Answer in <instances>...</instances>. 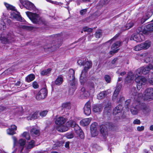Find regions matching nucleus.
Here are the masks:
<instances>
[{
	"label": "nucleus",
	"instance_id": "nucleus-1",
	"mask_svg": "<svg viewBox=\"0 0 153 153\" xmlns=\"http://www.w3.org/2000/svg\"><path fill=\"white\" fill-rule=\"evenodd\" d=\"M131 94L135 96L134 98L137 100V101L133 103L131 106L130 111L133 115H136L137 114L141 109L140 102V99L142 97V93L137 92L135 88L134 87L131 89Z\"/></svg>",
	"mask_w": 153,
	"mask_h": 153
},
{
	"label": "nucleus",
	"instance_id": "nucleus-2",
	"mask_svg": "<svg viewBox=\"0 0 153 153\" xmlns=\"http://www.w3.org/2000/svg\"><path fill=\"white\" fill-rule=\"evenodd\" d=\"M135 77V81L137 83V88L140 90L142 87L143 85H145L147 82V79L145 77L140 76V75H135L131 72H129L127 76L125 79V82L129 83L133 80L134 77Z\"/></svg>",
	"mask_w": 153,
	"mask_h": 153
},
{
	"label": "nucleus",
	"instance_id": "nucleus-3",
	"mask_svg": "<svg viewBox=\"0 0 153 153\" xmlns=\"http://www.w3.org/2000/svg\"><path fill=\"white\" fill-rule=\"evenodd\" d=\"M68 76H69L68 80L71 85V87L69 90V94L70 95H72L76 90L77 84L75 80L74 70L72 69H70Z\"/></svg>",
	"mask_w": 153,
	"mask_h": 153
},
{
	"label": "nucleus",
	"instance_id": "nucleus-4",
	"mask_svg": "<svg viewBox=\"0 0 153 153\" xmlns=\"http://www.w3.org/2000/svg\"><path fill=\"white\" fill-rule=\"evenodd\" d=\"M26 13L28 17L34 24L39 25L44 24L45 19L40 16L39 14L29 11L26 12Z\"/></svg>",
	"mask_w": 153,
	"mask_h": 153
},
{
	"label": "nucleus",
	"instance_id": "nucleus-5",
	"mask_svg": "<svg viewBox=\"0 0 153 153\" xmlns=\"http://www.w3.org/2000/svg\"><path fill=\"white\" fill-rule=\"evenodd\" d=\"M153 65L151 64H149L148 65L146 66H143L137 69L134 72V75H141L142 74L145 75L148 74L151 69L153 68Z\"/></svg>",
	"mask_w": 153,
	"mask_h": 153
},
{
	"label": "nucleus",
	"instance_id": "nucleus-6",
	"mask_svg": "<svg viewBox=\"0 0 153 153\" xmlns=\"http://www.w3.org/2000/svg\"><path fill=\"white\" fill-rule=\"evenodd\" d=\"M22 6H20V7L22 9L24 7L27 10H30L35 11L36 9L34 4L32 2L27 0H20Z\"/></svg>",
	"mask_w": 153,
	"mask_h": 153
},
{
	"label": "nucleus",
	"instance_id": "nucleus-7",
	"mask_svg": "<svg viewBox=\"0 0 153 153\" xmlns=\"http://www.w3.org/2000/svg\"><path fill=\"white\" fill-rule=\"evenodd\" d=\"M143 98L144 101H150L153 100V88H149L146 89L143 93Z\"/></svg>",
	"mask_w": 153,
	"mask_h": 153
},
{
	"label": "nucleus",
	"instance_id": "nucleus-8",
	"mask_svg": "<svg viewBox=\"0 0 153 153\" xmlns=\"http://www.w3.org/2000/svg\"><path fill=\"white\" fill-rule=\"evenodd\" d=\"M146 32L145 30L140 31L138 33L133 34L131 37L130 39L134 40L137 42H141L145 39L144 37L143 34H146Z\"/></svg>",
	"mask_w": 153,
	"mask_h": 153
},
{
	"label": "nucleus",
	"instance_id": "nucleus-9",
	"mask_svg": "<svg viewBox=\"0 0 153 153\" xmlns=\"http://www.w3.org/2000/svg\"><path fill=\"white\" fill-rule=\"evenodd\" d=\"M113 126V124L112 123L107 122L105 125H101L100 126V132L102 135L105 136L107 134V129L110 128Z\"/></svg>",
	"mask_w": 153,
	"mask_h": 153
},
{
	"label": "nucleus",
	"instance_id": "nucleus-10",
	"mask_svg": "<svg viewBox=\"0 0 153 153\" xmlns=\"http://www.w3.org/2000/svg\"><path fill=\"white\" fill-rule=\"evenodd\" d=\"M47 90L45 88L41 89L38 93L36 98L38 100H41L45 99L47 95Z\"/></svg>",
	"mask_w": 153,
	"mask_h": 153
},
{
	"label": "nucleus",
	"instance_id": "nucleus-11",
	"mask_svg": "<svg viewBox=\"0 0 153 153\" xmlns=\"http://www.w3.org/2000/svg\"><path fill=\"white\" fill-rule=\"evenodd\" d=\"M13 36L11 34H8L5 36H1L0 37V41L3 43L6 44L13 41Z\"/></svg>",
	"mask_w": 153,
	"mask_h": 153
},
{
	"label": "nucleus",
	"instance_id": "nucleus-12",
	"mask_svg": "<svg viewBox=\"0 0 153 153\" xmlns=\"http://www.w3.org/2000/svg\"><path fill=\"white\" fill-rule=\"evenodd\" d=\"M121 42L120 41H118L113 44L111 47L112 50L110 52L111 54H112L117 52L119 49H118L120 46Z\"/></svg>",
	"mask_w": 153,
	"mask_h": 153
},
{
	"label": "nucleus",
	"instance_id": "nucleus-13",
	"mask_svg": "<svg viewBox=\"0 0 153 153\" xmlns=\"http://www.w3.org/2000/svg\"><path fill=\"white\" fill-rule=\"evenodd\" d=\"M84 114L87 116L90 115L91 113V104L89 101H88L85 105L83 108Z\"/></svg>",
	"mask_w": 153,
	"mask_h": 153
},
{
	"label": "nucleus",
	"instance_id": "nucleus-14",
	"mask_svg": "<svg viewBox=\"0 0 153 153\" xmlns=\"http://www.w3.org/2000/svg\"><path fill=\"white\" fill-rule=\"evenodd\" d=\"M16 13L15 12L11 13L10 14V17L12 19H14L18 21H21L22 20V17L20 15V13L16 11Z\"/></svg>",
	"mask_w": 153,
	"mask_h": 153
},
{
	"label": "nucleus",
	"instance_id": "nucleus-15",
	"mask_svg": "<svg viewBox=\"0 0 153 153\" xmlns=\"http://www.w3.org/2000/svg\"><path fill=\"white\" fill-rule=\"evenodd\" d=\"M25 143L26 140L22 139H20L18 142L16 146H19V150L20 151L21 153H22V151L25 147Z\"/></svg>",
	"mask_w": 153,
	"mask_h": 153
},
{
	"label": "nucleus",
	"instance_id": "nucleus-16",
	"mask_svg": "<svg viewBox=\"0 0 153 153\" xmlns=\"http://www.w3.org/2000/svg\"><path fill=\"white\" fill-rule=\"evenodd\" d=\"M87 71L83 70L80 77V82L81 83H83L87 80Z\"/></svg>",
	"mask_w": 153,
	"mask_h": 153
},
{
	"label": "nucleus",
	"instance_id": "nucleus-17",
	"mask_svg": "<svg viewBox=\"0 0 153 153\" xmlns=\"http://www.w3.org/2000/svg\"><path fill=\"white\" fill-rule=\"evenodd\" d=\"M88 92L85 90V88H81L80 93V97L81 98H86L89 96Z\"/></svg>",
	"mask_w": 153,
	"mask_h": 153
},
{
	"label": "nucleus",
	"instance_id": "nucleus-18",
	"mask_svg": "<svg viewBox=\"0 0 153 153\" xmlns=\"http://www.w3.org/2000/svg\"><path fill=\"white\" fill-rule=\"evenodd\" d=\"M66 121L65 118L60 117L57 118L55 121V123L58 126L64 125Z\"/></svg>",
	"mask_w": 153,
	"mask_h": 153
},
{
	"label": "nucleus",
	"instance_id": "nucleus-19",
	"mask_svg": "<svg viewBox=\"0 0 153 153\" xmlns=\"http://www.w3.org/2000/svg\"><path fill=\"white\" fill-rule=\"evenodd\" d=\"M31 135L34 137L38 136L40 134L39 130L36 127L33 128L30 131Z\"/></svg>",
	"mask_w": 153,
	"mask_h": 153
},
{
	"label": "nucleus",
	"instance_id": "nucleus-20",
	"mask_svg": "<svg viewBox=\"0 0 153 153\" xmlns=\"http://www.w3.org/2000/svg\"><path fill=\"white\" fill-rule=\"evenodd\" d=\"M17 127L15 125H13L11 126L10 128L7 129V130L8 134L9 135H13L16 133L15 131L16 130Z\"/></svg>",
	"mask_w": 153,
	"mask_h": 153
},
{
	"label": "nucleus",
	"instance_id": "nucleus-21",
	"mask_svg": "<svg viewBox=\"0 0 153 153\" xmlns=\"http://www.w3.org/2000/svg\"><path fill=\"white\" fill-rule=\"evenodd\" d=\"M103 106L101 104L94 105L93 106V110L95 112H99L101 111Z\"/></svg>",
	"mask_w": 153,
	"mask_h": 153
},
{
	"label": "nucleus",
	"instance_id": "nucleus-22",
	"mask_svg": "<svg viewBox=\"0 0 153 153\" xmlns=\"http://www.w3.org/2000/svg\"><path fill=\"white\" fill-rule=\"evenodd\" d=\"M148 52H146L142 54H137L136 56L137 59L141 60L143 62H144V59H145L147 56H148Z\"/></svg>",
	"mask_w": 153,
	"mask_h": 153
},
{
	"label": "nucleus",
	"instance_id": "nucleus-23",
	"mask_svg": "<svg viewBox=\"0 0 153 153\" xmlns=\"http://www.w3.org/2000/svg\"><path fill=\"white\" fill-rule=\"evenodd\" d=\"M123 107L122 105L119 104L113 110V114L114 115L120 113L122 110Z\"/></svg>",
	"mask_w": 153,
	"mask_h": 153
},
{
	"label": "nucleus",
	"instance_id": "nucleus-24",
	"mask_svg": "<svg viewBox=\"0 0 153 153\" xmlns=\"http://www.w3.org/2000/svg\"><path fill=\"white\" fill-rule=\"evenodd\" d=\"M91 120V118L84 119L80 122V124L82 126H84L88 125L90 123Z\"/></svg>",
	"mask_w": 153,
	"mask_h": 153
},
{
	"label": "nucleus",
	"instance_id": "nucleus-25",
	"mask_svg": "<svg viewBox=\"0 0 153 153\" xmlns=\"http://www.w3.org/2000/svg\"><path fill=\"white\" fill-rule=\"evenodd\" d=\"M122 86L120 85H118L117 87L113 96V100H115Z\"/></svg>",
	"mask_w": 153,
	"mask_h": 153
},
{
	"label": "nucleus",
	"instance_id": "nucleus-26",
	"mask_svg": "<svg viewBox=\"0 0 153 153\" xmlns=\"http://www.w3.org/2000/svg\"><path fill=\"white\" fill-rule=\"evenodd\" d=\"M68 129V126L66 125L65 126L63 125H59L57 128V130L59 131L65 132L67 131Z\"/></svg>",
	"mask_w": 153,
	"mask_h": 153
},
{
	"label": "nucleus",
	"instance_id": "nucleus-27",
	"mask_svg": "<svg viewBox=\"0 0 153 153\" xmlns=\"http://www.w3.org/2000/svg\"><path fill=\"white\" fill-rule=\"evenodd\" d=\"M133 25L134 23L132 22L128 21L125 26L122 28V30L124 31L128 30L131 28Z\"/></svg>",
	"mask_w": 153,
	"mask_h": 153
},
{
	"label": "nucleus",
	"instance_id": "nucleus-28",
	"mask_svg": "<svg viewBox=\"0 0 153 153\" xmlns=\"http://www.w3.org/2000/svg\"><path fill=\"white\" fill-rule=\"evenodd\" d=\"M38 114V112H36L27 117L26 119L28 120L36 119L37 118Z\"/></svg>",
	"mask_w": 153,
	"mask_h": 153
},
{
	"label": "nucleus",
	"instance_id": "nucleus-29",
	"mask_svg": "<svg viewBox=\"0 0 153 153\" xmlns=\"http://www.w3.org/2000/svg\"><path fill=\"white\" fill-rule=\"evenodd\" d=\"M151 45L150 42L149 41H146L144 42L141 43V46H142L143 49H146L150 47Z\"/></svg>",
	"mask_w": 153,
	"mask_h": 153
},
{
	"label": "nucleus",
	"instance_id": "nucleus-30",
	"mask_svg": "<svg viewBox=\"0 0 153 153\" xmlns=\"http://www.w3.org/2000/svg\"><path fill=\"white\" fill-rule=\"evenodd\" d=\"M83 65L85 66L83 70L88 71V70L91 67L92 63L91 62L87 61L86 60Z\"/></svg>",
	"mask_w": 153,
	"mask_h": 153
},
{
	"label": "nucleus",
	"instance_id": "nucleus-31",
	"mask_svg": "<svg viewBox=\"0 0 153 153\" xmlns=\"http://www.w3.org/2000/svg\"><path fill=\"white\" fill-rule=\"evenodd\" d=\"M141 110H142L143 111L145 114L148 113L149 112L150 110L149 107L144 104L143 105L140 104Z\"/></svg>",
	"mask_w": 153,
	"mask_h": 153
},
{
	"label": "nucleus",
	"instance_id": "nucleus-32",
	"mask_svg": "<svg viewBox=\"0 0 153 153\" xmlns=\"http://www.w3.org/2000/svg\"><path fill=\"white\" fill-rule=\"evenodd\" d=\"M63 81V77L61 75H59L55 80V83L56 85H59L62 83Z\"/></svg>",
	"mask_w": 153,
	"mask_h": 153
},
{
	"label": "nucleus",
	"instance_id": "nucleus-33",
	"mask_svg": "<svg viewBox=\"0 0 153 153\" xmlns=\"http://www.w3.org/2000/svg\"><path fill=\"white\" fill-rule=\"evenodd\" d=\"M146 31V34H148V32L153 31V22L147 25L146 27V29L143 31Z\"/></svg>",
	"mask_w": 153,
	"mask_h": 153
},
{
	"label": "nucleus",
	"instance_id": "nucleus-34",
	"mask_svg": "<svg viewBox=\"0 0 153 153\" xmlns=\"http://www.w3.org/2000/svg\"><path fill=\"white\" fill-rule=\"evenodd\" d=\"M104 108V111L106 112L110 113L111 111V103L109 101H107Z\"/></svg>",
	"mask_w": 153,
	"mask_h": 153
},
{
	"label": "nucleus",
	"instance_id": "nucleus-35",
	"mask_svg": "<svg viewBox=\"0 0 153 153\" xmlns=\"http://www.w3.org/2000/svg\"><path fill=\"white\" fill-rule=\"evenodd\" d=\"M35 78V76L33 74H31L29 75L25 78V81L28 82H29L33 81Z\"/></svg>",
	"mask_w": 153,
	"mask_h": 153
},
{
	"label": "nucleus",
	"instance_id": "nucleus-36",
	"mask_svg": "<svg viewBox=\"0 0 153 153\" xmlns=\"http://www.w3.org/2000/svg\"><path fill=\"white\" fill-rule=\"evenodd\" d=\"M152 15V13L151 12L147 13L145 16L143 17L141 21V23H143L147 19H149Z\"/></svg>",
	"mask_w": 153,
	"mask_h": 153
},
{
	"label": "nucleus",
	"instance_id": "nucleus-37",
	"mask_svg": "<svg viewBox=\"0 0 153 153\" xmlns=\"http://www.w3.org/2000/svg\"><path fill=\"white\" fill-rule=\"evenodd\" d=\"M106 96V92L103 91L97 95V97L99 100H101L104 98Z\"/></svg>",
	"mask_w": 153,
	"mask_h": 153
},
{
	"label": "nucleus",
	"instance_id": "nucleus-38",
	"mask_svg": "<svg viewBox=\"0 0 153 153\" xmlns=\"http://www.w3.org/2000/svg\"><path fill=\"white\" fill-rule=\"evenodd\" d=\"M62 107L66 109H70L71 108V104L70 102L63 103L62 105Z\"/></svg>",
	"mask_w": 153,
	"mask_h": 153
},
{
	"label": "nucleus",
	"instance_id": "nucleus-39",
	"mask_svg": "<svg viewBox=\"0 0 153 153\" xmlns=\"http://www.w3.org/2000/svg\"><path fill=\"white\" fill-rule=\"evenodd\" d=\"M86 60V58H81L77 61V63L80 66L83 65Z\"/></svg>",
	"mask_w": 153,
	"mask_h": 153
},
{
	"label": "nucleus",
	"instance_id": "nucleus-40",
	"mask_svg": "<svg viewBox=\"0 0 153 153\" xmlns=\"http://www.w3.org/2000/svg\"><path fill=\"white\" fill-rule=\"evenodd\" d=\"M51 71V69L48 68L42 71L41 73V74L43 76L46 75L49 73Z\"/></svg>",
	"mask_w": 153,
	"mask_h": 153
},
{
	"label": "nucleus",
	"instance_id": "nucleus-41",
	"mask_svg": "<svg viewBox=\"0 0 153 153\" xmlns=\"http://www.w3.org/2000/svg\"><path fill=\"white\" fill-rule=\"evenodd\" d=\"M4 4L7 10H15V7L8 4L6 3H4Z\"/></svg>",
	"mask_w": 153,
	"mask_h": 153
},
{
	"label": "nucleus",
	"instance_id": "nucleus-42",
	"mask_svg": "<svg viewBox=\"0 0 153 153\" xmlns=\"http://www.w3.org/2000/svg\"><path fill=\"white\" fill-rule=\"evenodd\" d=\"M148 80L150 83L153 85V73H151L149 75Z\"/></svg>",
	"mask_w": 153,
	"mask_h": 153
},
{
	"label": "nucleus",
	"instance_id": "nucleus-43",
	"mask_svg": "<svg viewBox=\"0 0 153 153\" xmlns=\"http://www.w3.org/2000/svg\"><path fill=\"white\" fill-rule=\"evenodd\" d=\"M75 122L73 120H70L66 123L65 125L68 127H71L75 124Z\"/></svg>",
	"mask_w": 153,
	"mask_h": 153
},
{
	"label": "nucleus",
	"instance_id": "nucleus-44",
	"mask_svg": "<svg viewBox=\"0 0 153 153\" xmlns=\"http://www.w3.org/2000/svg\"><path fill=\"white\" fill-rule=\"evenodd\" d=\"M22 136L25 137L27 140H30V137L29 134L26 132H24L22 134Z\"/></svg>",
	"mask_w": 153,
	"mask_h": 153
},
{
	"label": "nucleus",
	"instance_id": "nucleus-45",
	"mask_svg": "<svg viewBox=\"0 0 153 153\" xmlns=\"http://www.w3.org/2000/svg\"><path fill=\"white\" fill-rule=\"evenodd\" d=\"M97 123L94 122L93 123L91 126L90 130H97Z\"/></svg>",
	"mask_w": 153,
	"mask_h": 153
},
{
	"label": "nucleus",
	"instance_id": "nucleus-46",
	"mask_svg": "<svg viewBox=\"0 0 153 153\" xmlns=\"http://www.w3.org/2000/svg\"><path fill=\"white\" fill-rule=\"evenodd\" d=\"M105 79V81L108 83H110L111 81V77L110 76L108 75H106L104 77Z\"/></svg>",
	"mask_w": 153,
	"mask_h": 153
},
{
	"label": "nucleus",
	"instance_id": "nucleus-47",
	"mask_svg": "<svg viewBox=\"0 0 153 153\" xmlns=\"http://www.w3.org/2000/svg\"><path fill=\"white\" fill-rule=\"evenodd\" d=\"M141 45V44L136 46L134 48V50L136 51H139L143 49L142 46Z\"/></svg>",
	"mask_w": 153,
	"mask_h": 153
},
{
	"label": "nucleus",
	"instance_id": "nucleus-48",
	"mask_svg": "<svg viewBox=\"0 0 153 153\" xmlns=\"http://www.w3.org/2000/svg\"><path fill=\"white\" fill-rule=\"evenodd\" d=\"M48 112V111L47 110H44L42 111H41L39 113V115H40L42 117H45L47 114V113Z\"/></svg>",
	"mask_w": 153,
	"mask_h": 153
},
{
	"label": "nucleus",
	"instance_id": "nucleus-49",
	"mask_svg": "<svg viewBox=\"0 0 153 153\" xmlns=\"http://www.w3.org/2000/svg\"><path fill=\"white\" fill-rule=\"evenodd\" d=\"M5 27V23L1 19H0V29H4Z\"/></svg>",
	"mask_w": 153,
	"mask_h": 153
},
{
	"label": "nucleus",
	"instance_id": "nucleus-50",
	"mask_svg": "<svg viewBox=\"0 0 153 153\" xmlns=\"http://www.w3.org/2000/svg\"><path fill=\"white\" fill-rule=\"evenodd\" d=\"M91 132L92 136L93 137H95L98 134V131L97 130H91Z\"/></svg>",
	"mask_w": 153,
	"mask_h": 153
},
{
	"label": "nucleus",
	"instance_id": "nucleus-51",
	"mask_svg": "<svg viewBox=\"0 0 153 153\" xmlns=\"http://www.w3.org/2000/svg\"><path fill=\"white\" fill-rule=\"evenodd\" d=\"M33 148V146H32L31 145L28 144V145L27 146H25V148L26 149V150L25 151V152H28V150L31 149Z\"/></svg>",
	"mask_w": 153,
	"mask_h": 153
},
{
	"label": "nucleus",
	"instance_id": "nucleus-52",
	"mask_svg": "<svg viewBox=\"0 0 153 153\" xmlns=\"http://www.w3.org/2000/svg\"><path fill=\"white\" fill-rule=\"evenodd\" d=\"M102 31L101 30L97 31L96 33V38H99L101 36Z\"/></svg>",
	"mask_w": 153,
	"mask_h": 153
},
{
	"label": "nucleus",
	"instance_id": "nucleus-53",
	"mask_svg": "<svg viewBox=\"0 0 153 153\" xmlns=\"http://www.w3.org/2000/svg\"><path fill=\"white\" fill-rule=\"evenodd\" d=\"M12 138L13 140V147H15V146L17 145L18 142H17V139L16 137L13 136Z\"/></svg>",
	"mask_w": 153,
	"mask_h": 153
},
{
	"label": "nucleus",
	"instance_id": "nucleus-54",
	"mask_svg": "<svg viewBox=\"0 0 153 153\" xmlns=\"http://www.w3.org/2000/svg\"><path fill=\"white\" fill-rule=\"evenodd\" d=\"M149 55L148 54V56H147L145 59H144V62L147 63L149 62L151 60L152 58L149 57Z\"/></svg>",
	"mask_w": 153,
	"mask_h": 153
},
{
	"label": "nucleus",
	"instance_id": "nucleus-55",
	"mask_svg": "<svg viewBox=\"0 0 153 153\" xmlns=\"http://www.w3.org/2000/svg\"><path fill=\"white\" fill-rule=\"evenodd\" d=\"M83 30L84 32H91L93 30V29L89 28L87 27H85L83 28Z\"/></svg>",
	"mask_w": 153,
	"mask_h": 153
},
{
	"label": "nucleus",
	"instance_id": "nucleus-56",
	"mask_svg": "<svg viewBox=\"0 0 153 153\" xmlns=\"http://www.w3.org/2000/svg\"><path fill=\"white\" fill-rule=\"evenodd\" d=\"M79 133L78 134L79 135V136L80 137L81 139H83L84 138V134L83 132L80 129L79 130Z\"/></svg>",
	"mask_w": 153,
	"mask_h": 153
},
{
	"label": "nucleus",
	"instance_id": "nucleus-57",
	"mask_svg": "<svg viewBox=\"0 0 153 153\" xmlns=\"http://www.w3.org/2000/svg\"><path fill=\"white\" fill-rule=\"evenodd\" d=\"M87 12V10L86 9H83L80 10V13L81 15H85Z\"/></svg>",
	"mask_w": 153,
	"mask_h": 153
},
{
	"label": "nucleus",
	"instance_id": "nucleus-58",
	"mask_svg": "<svg viewBox=\"0 0 153 153\" xmlns=\"http://www.w3.org/2000/svg\"><path fill=\"white\" fill-rule=\"evenodd\" d=\"M33 87L34 88H37L39 87V85L38 83L36 81H34L33 83Z\"/></svg>",
	"mask_w": 153,
	"mask_h": 153
},
{
	"label": "nucleus",
	"instance_id": "nucleus-59",
	"mask_svg": "<svg viewBox=\"0 0 153 153\" xmlns=\"http://www.w3.org/2000/svg\"><path fill=\"white\" fill-rule=\"evenodd\" d=\"M133 123L134 124L139 125L140 124V121L139 120L136 119L133 121Z\"/></svg>",
	"mask_w": 153,
	"mask_h": 153
},
{
	"label": "nucleus",
	"instance_id": "nucleus-60",
	"mask_svg": "<svg viewBox=\"0 0 153 153\" xmlns=\"http://www.w3.org/2000/svg\"><path fill=\"white\" fill-rule=\"evenodd\" d=\"M124 100V98L123 97L120 96L118 100H117V102L118 103L121 102L123 101Z\"/></svg>",
	"mask_w": 153,
	"mask_h": 153
},
{
	"label": "nucleus",
	"instance_id": "nucleus-61",
	"mask_svg": "<svg viewBox=\"0 0 153 153\" xmlns=\"http://www.w3.org/2000/svg\"><path fill=\"white\" fill-rule=\"evenodd\" d=\"M144 127L143 126H138L137 128V130L138 131H141L144 130Z\"/></svg>",
	"mask_w": 153,
	"mask_h": 153
},
{
	"label": "nucleus",
	"instance_id": "nucleus-62",
	"mask_svg": "<svg viewBox=\"0 0 153 153\" xmlns=\"http://www.w3.org/2000/svg\"><path fill=\"white\" fill-rule=\"evenodd\" d=\"M130 100H127L125 102V106L126 108H128V106L130 103Z\"/></svg>",
	"mask_w": 153,
	"mask_h": 153
},
{
	"label": "nucleus",
	"instance_id": "nucleus-63",
	"mask_svg": "<svg viewBox=\"0 0 153 153\" xmlns=\"http://www.w3.org/2000/svg\"><path fill=\"white\" fill-rule=\"evenodd\" d=\"M118 36V34H116L112 39H111L110 40L108 41V42H110V43H111L112 42V41L115 40Z\"/></svg>",
	"mask_w": 153,
	"mask_h": 153
},
{
	"label": "nucleus",
	"instance_id": "nucleus-64",
	"mask_svg": "<svg viewBox=\"0 0 153 153\" xmlns=\"http://www.w3.org/2000/svg\"><path fill=\"white\" fill-rule=\"evenodd\" d=\"M66 137L68 139H71L74 137V135L72 134H68Z\"/></svg>",
	"mask_w": 153,
	"mask_h": 153
}]
</instances>
